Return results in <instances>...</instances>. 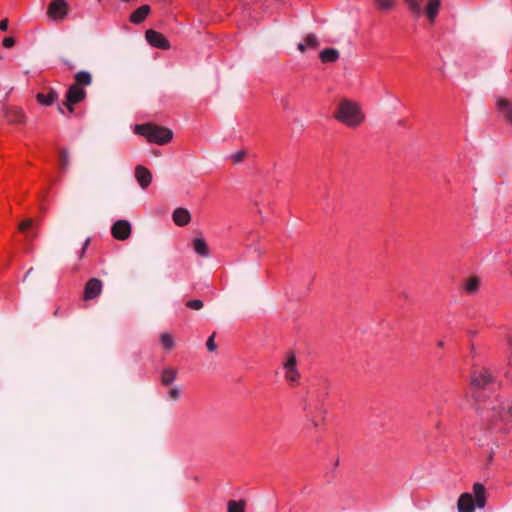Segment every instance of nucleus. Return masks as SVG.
<instances>
[{"mask_svg": "<svg viewBox=\"0 0 512 512\" xmlns=\"http://www.w3.org/2000/svg\"><path fill=\"white\" fill-rule=\"evenodd\" d=\"M334 117L348 127H357L365 119L360 106L349 99H342L338 105Z\"/></svg>", "mask_w": 512, "mask_h": 512, "instance_id": "nucleus-1", "label": "nucleus"}, {"mask_svg": "<svg viewBox=\"0 0 512 512\" xmlns=\"http://www.w3.org/2000/svg\"><path fill=\"white\" fill-rule=\"evenodd\" d=\"M135 132L147 138L149 142L158 145H165L173 138V132L167 127L154 125L151 123L136 125Z\"/></svg>", "mask_w": 512, "mask_h": 512, "instance_id": "nucleus-2", "label": "nucleus"}, {"mask_svg": "<svg viewBox=\"0 0 512 512\" xmlns=\"http://www.w3.org/2000/svg\"><path fill=\"white\" fill-rule=\"evenodd\" d=\"M473 492L475 500L470 493H463L460 495L457 503L459 512H474L475 506L483 508L486 504V489L483 484L475 483L473 485Z\"/></svg>", "mask_w": 512, "mask_h": 512, "instance_id": "nucleus-3", "label": "nucleus"}, {"mask_svg": "<svg viewBox=\"0 0 512 512\" xmlns=\"http://www.w3.org/2000/svg\"><path fill=\"white\" fill-rule=\"evenodd\" d=\"M103 290V282L98 278H90L85 284L83 299L85 301L98 298Z\"/></svg>", "mask_w": 512, "mask_h": 512, "instance_id": "nucleus-4", "label": "nucleus"}, {"mask_svg": "<svg viewBox=\"0 0 512 512\" xmlns=\"http://www.w3.org/2000/svg\"><path fill=\"white\" fill-rule=\"evenodd\" d=\"M131 233L132 227L127 220H117L111 227L112 236L119 241L127 240Z\"/></svg>", "mask_w": 512, "mask_h": 512, "instance_id": "nucleus-5", "label": "nucleus"}, {"mask_svg": "<svg viewBox=\"0 0 512 512\" xmlns=\"http://www.w3.org/2000/svg\"><path fill=\"white\" fill-rule=\"evenodd\" d=\"M145 38L147 42L156 48L159 49H169L170 44L167 38L161 34L160 32H157L155 30H147L145 33Z\"/></svg>", "mask_w": 512, "mask_h": 512, "instance_id": "nucleus-6", "label": "nucleus"}, {"mask_svg": "<svg viewBox=\"0 0 512 512\" xmlns=\"http://www.w3.org/2000/svg\"><path fill=\"white\" fill-rule=\"evenodd\" d=\"M68 5L64 0H53L48 7V15L53 19H63L67 14Z\"/></svg>", "mask_w": 512, "mask_h": 512, "instance_id": "nucleus-7", "label": "nucleus"}, {"mask_svg": "<svg viewBox=\"0 0 512 512\" xmlns=\"http://www.w3.org/2000/svg\"><path fill=\"white\" fill-rule=\"evenodd\" d=\"M4 117L11 124H24L27 120L23 110L19 107H6Z\"/></svg>", "mask_w": 512, "mask_h": 512, "instance_id": "nucleus-8", "label": "nucleus"}, {"mask_svg": "<svg viewBox=\"0 0 512 512\" xmlns=\"http://www.w3.org/2000/svg\"><path fill=\"white\" fill-rule=\"evenodd\" d=\"M86 97L84 88L71 85L66 93L64 104L75 105Z\"/></svg>", "mask_w": 512, "mask_h": 512, "instance_id": "nucleus-9", "label": "nucleus"}, {"mask_svg": "<svg viewBox=\"0 0 512 512\" xmlns=\"http://www.w3.org/2000/svg\"><path fill=\"white\" fill-rule=\"evenodd\" d=\"M37 228L38 224L32 218H27L18 224V230L24 233L29 241L37 237Z\"/></svg>", "mask_w": 512, "mask_h": 512, "instance_id": "nucleus-10", "label": "nucleus"}, {"mask_svg": "<svg viewBox=\"0 0 512 512\" xmlns=\"http://www.w3.org/2000/svg\"><path fill=\"white\" fill-rule=\"evenodd\" d=\"M492 381V376L488 370L475 371L471 377V385L474 388H485Z\"/></svg>", "mask_w": 512, "mask_h": 512, "instance_id": "nucleus-11", "label": "nucleus"}, {"mask_svg": "<svg viewBox=\"0 0 512 512\" xmlns=\"http://www.w3.org/2000/svg\"><path fill=\"white\" fill-rule=\"evenodd\" d=\"M135 177L142 189H146L152 181L151 172L141 165H138L135 168Z\"/></svg>", "mask_w": 512, "mask_h": 512, "instance_id": "nucleus-12", "label": "nucleus"}, {"mask_svg": "<svg viewBox=\"0 0 512 512\" xmlns=\"http://www.w3.org/2000/svg\"><path fill=\"white\" fill-rule=\"evenodd\" d=\"M173 221L178 226H185L191 220L190 212L185 208H176L172 214Z\"/></svg>", "mask_w": 512, "mask_h": 512, "instance_id": "nucleus-13", "label": "nucleus"}, {"mask_svg": "<svg viewBox=\"0 0 512 512\" xmlns=\"http://www.w3.org/2000/svg\"><path fill=\"white\" fill-rule=\"evenodd\" d=\"M74 80V86L83 88L92 84V75L88 71L81 70L75 74Z\"/></svg>", "mask_w": 512, "mask_h": 512, "instance_id": "nucleus-14", "label": "nucleus"}, {"mask_svg": "<svg viewBox=\"0 0 512 512\" xmlns=\"http://www.w3.org/2000/svg\"><path fill=\"white\" fill-rule=\"evenodd\" d=\"M149 12L150 7L148 5H142L131 14L130 21L134 24H140L144 21Z\"/></svg>", "mask_w": 512, "mask_h": 512, "instance_id": "nucleus-15", "label": "nucleus"}, {"mask_svg": "<svg viewBox=\"0 0 512 512\" xmlns=\"http://www.w3.org/2000/svg\"><path fill=\"white\" fill-rule=\"evenodd\" d=\"M58 98V94L53 89H49V92L47 94L45 93H38L36 95L37 101L45 106H50L54 103V101Z\"/></svg>", "mask_w": 512, "mask_h": 512, "instance_id": "nucleus-16", "label": "nucleus"}, {"mask_svg": "<svg viewBox=\"0 0 512 512\" xmlns=\"http://www.w3.org/2000/svg\"><path fill=\"white\" fill-rule=\"evenodd\" d=\"M497 106L504 113L506 120L512 124V102L501 98L497 101Z\"/></svg>", "mask_w": 512, "mask_h": 512, "instance_id": "nucleus-17", "label": "nucleus"}, {"mask_svg": "<svg viewBox=\"0 0 512 512\" xmlns=\"http://www.w3.org/2000/svg\"><path fill=\"white\" fill-rule=\"evenodd\" d=\"M319 57L322 62H336L339 58V51L335 48H327L320 52Z\"/></svg>", "mask_w": 512, "mask_h": 512, "instance_id": "nucleus-18", "label": "nucleus"}, {"mask_svg": "<svg viewBox=\"0 0 512 512\" xmlns=\"http://www.w3.org/2000/svg\"><path fill=\"white\" fill-rule=\"evenodd\" d=\"M440 5H441L440 0H429L427 3L426 14L432 23L434 22L437 14H438Z\"/></svg>", "mask_w": 512, "mask_h": 512, "instance_id": "nucleus-19", "label": "nucleus"}, {"mask_svg": "<svg viewBox=\"0 0 512 512\" xmlns=\"http://www.w3.org/2000/svg\"><path fill=\"white\" fill-rule=\"evenodd\" d=\"M193 248L195 252L202 257H207L209 255L208 245L203 238L194 239Z\"/></svg>", "mask_w": 512, "mask_h": 512, "instance_id": "nucleus-20", "label": "nucleus"}, {"mask_svg": "<svg viewBox=\"0 0 512 512\" xmlns=\"http://www.w3.org/2000/svg\"><path fill=\"white\" fill-rule=\"evenodd\" d=\"M176 376H177V370L176 369L165 368L162 371L161 383L164 386H169V385H171L174 382V380L176 379Z\"/></svg>", "mask_w": 512, "mask_h": 512, "instance_id": "nucleus-21", "label": "nucleus"}, {"mask_svg": "<svg viewBox=\"0 0 512 512\" xmlns=\"http://www.w3.org/2000/svg\"><path fill=\"white\" fill-rule=\"evenodd\" d=\"M480 285V279L478 277H470L466 280L464 289L468 294H474Z\"/></svg>", "mask_w": 512, "mask_h": 512, "instance_id": "nucleus-22", "label": "nucleus"}, {"mask_svg": "<svg viewBox=\"0 0 512 512\" xmlns=\"http://www.w3.org/2000/svg\"><path fill=\"white\" fill-rule=\"evenodd\" d=\"M246 502L244 500H230L227 503L228 512H245Z\"/></svg>", "mask_w": 512, "mask_h": 512, "instance_id": "nucleus-23", "label": "nucleus"}, {"mask_svg": "<svg viewBox=\"0 0 512 512\" xmlns=\"http://www.w3.org/2000/svg\"><path fill=\"white\" fill-rule=\"evenodd\" d=\"M404 2L416 17H420L422 15L420 0H404Z\"/></svg>", "mask_w": 512, "mask_h": 512, "instance_id": "nucleus-24", "label": "nucleus"}, {"mask_svg": "<svg viewBox=\"0 0 512 512\" xmlns=\"http://www.w3.org/2000/svg\"><path fill=\"white\" fill-rule=\"evenodd\" d=\"M376 7L384 12L390 11L394 8L395 0H374Z\"/></svg>", "mask_w": 512, "mask_h": 512, "instance_id": "nucleus-25", "label": "nucleus"}, {"mask_svg": "<svg viewBox=\"0 0 512 512\" xmlns=\"http://www.w3.org/2000/svg\"><path fill=\"white\" fill-rule=\"evenodd\" d=\"M59 164H60V168L63 170V171H66L69 167V153H68V150L63 148L60 150V153H59Z\"/></svg>", "mask_w": 512, "mask_h": 512, "instance_id": "nucleus-26", "label": "nucleus"}, {"mask_svg": "<svg viewBox=\"0 0 512 512\" xmlns=\"http://www.w3.org/2000/svg\"><path fill=\"white\" fill-rule=\"evenodd\" d=\"M160 341L163 347L167 350H170L174 347L173 337L168 333H163L160 337Z\"/></svg>", "mask_w": 512, "mask_h": 512, "instance_id": "nucleus-27", "label": "nucleus"}, {"mask_svg": "<svg viewBox=\"0 0 512 512\" xmlns=\"http://www.w3.org/2000/svg\"><path fill=\"white\" fill-rule=\"evenodd\" d=\"M286 370V378L290 382H296L300 378V374L296 367L293 368H285Z\"/></svg>", "mask_w": 512, "mask_h": 512, "instance_id": "nucleus-28", "label": "nucleus"}, {"mask_svg": "<svg viewBox=\"0 0 512 512\" xmlns=\"http://www.w3.org/2000/svg\"><path fill=\"white\" fill-rule=\"evenodd\" d=\"M304 43L307 48H312V49L318 47V45H319L317 37L314 34H308L304 39Z\"/></svg>", "mask_w": 512, "mask_h": 512, "instance_id": "nucleus-29", "label": "nucleus"}, {"mask_svg": "<svg viewBox=\"0 0 512 512\" xmlns=\"http://www.w3.org/2000/svg\"><path fill=\"white\" fill-rule=\"evenodd\" d=\"M186 306L192 310H201L204 303L200 299H193L186 302Z\"/></svg>", "mask_w": 512, "mask_h": 512, "instance_id": "nucleus-30", "label": "nucleus"}, {"mask_svg": "<svg viewBox=\"0 0 512 512\" xmlns=\"http://www.w3.org/2000/svg\"><path fill=\"white\" fill-rule=\"evenodd\" d=\"M180 396H181V391H180V389H179V388H177V387H173V388H171V389L169 390V392H168V397H169V399H170V400H172V401H177V400H179Z\"/></svg>", "mask_w": 512, "mask_h": 512, "instance_id": "nucleus-31", "label": "nucleus"}, {"mask_svg": "<svg viewBox=\"0 0 512 512\" xmlns=\"http://www.w3.org/2000/svg\"><path fill=\"white\" fill-rule=\"evenodd\" d=\"M214 339H215V333H213L208 339H207V342H206V347L209 351H215L217 346L214 342Z\"/></svg>", "mask_w": 512, "mask_h": 512, "instance_id": "nucleus-32", "label": "nucleus"}, {"mask_svg": "<svg viewBox=\"0 0 512 512\" xmlns=\"http://www.w3.org/2000/svg\"><path fill=\"white\" fill-rule=\"evenodd\" d=\"M296 367V357L293 353L290 354L287 361L284 363V368Z\"/></svg>", "mask_w": 512, "mask_h": 512, "instance_id": "nucleus-33", "label": "nucleus"}, {"mask_svg": "<svg viewBox=\"0 0 512 512\" xmlns=\"http://www.w3.org/2000/svg\"><path fill=\"white\" fill-rule=\"evenodd\" d=\"M64 108L67 109V111L69 112V114L73 113L74 112V105H68V104H64V102L60 105H58V111L61 113V114H64L65 111H64Z\"/></svg>", "mask_w": 512, "mask_h": 512, "instance_id": "nucleus-34", "label": "nucleus"}, {"mask_svg": "<svg viewBox=\"0 0 512 512\" xmlns=\"http://www.w3.org/2000/svg\"><path fill=\"white\" fill-rule=\"evenodd\" d=\"M245 156H246L245 151H239V152L235 153L234 155H232V159L235 163H239L245 158Z\"/></svg>", "mask_w": 512, "mask_h": 512, "instance_id": "nucleus-35", "label": "nucleus"}, {"mask_svg": "<svg viewBox=\"0 0 512 512\" xmlns=\"http://www.w3.org/2000/svg\"><path fill=\"white\" fill-rule=\"evenodd\" d=\"M15 44V39L13 37H6L4 40H3V46L5 48H11L13 47Z\"/></svg>", "mask_w": 512, "mask_h": 512, "instance_id": "nucleus-36", "label": "nucleus"}, {"mask_svg": "<svg viewBox=\"0 0 512 512\" xmlns=\"http://www.w3.org/2000/svg\"><path fill=\"white\" fill-rule=\"evenodd\" d=\"M90 243V238H87L82 246L79 257L82 258L85 255L86 249Z\"/></svg>", "mask_w": 512, "mask_h": 512, "instance_id": "nucleus-37", "label": "nucleus"}, {"mask_svg": "<svg viewBox=\"0 0 512 512\" xmlns=\"http://www.w3.org/2000/svg\"><path fill=\"white\" fill-rule=\"evenodd\" d=\"M8 24L9 22L7 19L0 21V30L6 31L8 29Z\"/></svg>", "mask_w": 512, "mask_h": 512, "instance_id": "nucleus-38", "label": "nucleus"}, {"mask_svg": "<svg viewBox=\"0 0 512 512\" xmlns=\"http://www.w3.org/2000/svg\"><path fill=\"white\" fill-rule=\"evenodd\" d=\"M33 271H34V268H33V267H31V268H29V269H28V271H27V272L25 273V275H24L23 282H25V281H26V279L31 275V273H32Z\"/></svg>", "mask_w": 512, "mask_h": 512, "instance_id": "nucleus-39", "label": "nucleus"}, {"mask_svg": "<svg viewBox=\"0 0 512 512\" xmlns=\"http://www.w3.org/2000/svg\"><path fill=\"white\" fill-rule=\"evenodd\" d=\"M298 49L303 53L306 51L307 47H306L305 43L303 42V43L298 44Z\"/></svg>", "mask_w": 512, "mask_h": 512, "instance_id": "nucleus-40", "label": "nucleus"}, {"mask_svg": "<svg viewBox=\"0 0 512 512\" xmlns=\"http://www.w3.org/2000/svg\"><path fill=\"white\" fill-rule=\"evenodd\" d=\"M63 62L67 65L68 69L69 70H72L74 69V65L72 63H70L69 61L67 60H63Z\"/></svg>", "mask_w": 512, "mask_h": 512, "instance_id": "nucleus-41", "label": "nucleus"}, {"mask_svg": "<svg viewBox=\"0 0 512 512\" xmlns=\"http://www.w3.org/2000/svg\"><path fill=\"white\" fill-rule=\"evenodd\" d=\"M507 414L509 415V417H511L512 419V404L507 408Z\"/></svg>", "mask_w": 512, "mask_h": 512, "instance_id": "nucleus-42", "label": "nucleus"}, {"mask_svg": "<svg viewBox=\"0 0 512 512\" xmlns=\"http://www.w3.org/2000/svg\"><path fill=\"white\" fill-rule=\"evenodd\" d=\"M437 345H438V347L442 348L444 344L442 341H439Z\"/></svg>", "mask_w": 512, "mask_h": 512, "instance_id": "nucleus-43", "label": "nucleus"}, {"mask_svg": "<svg viewBox=\"0 0 512 512\" xmlns=\"http://www.w3.org/2000/svg\"><path fill=\"white\" fill-rule=\"evenodd\" d=\"M488 429H489V430H493V427H492V425H491V424H488Z\"/></svg>", "mask_w": 512, "mask_h": 512, "instance_id": "nucleus-44", "label": "nucleus"}, {"mask_svg": "<svg viewBox=\"0 0 512 512\" xmlns=\"http://www.w3.org/2000/svg\"><path fill=\"white\" fill-rule=\"evenodd\" d=\"M313 426H314V427H317V426H318L317 422H315V421H314V422H313Z\"/></svg>", "mask_w": 512, "mask_h": 512, "instance_id": "nucleus-45", "label": "nucleus"}]
</instances>
